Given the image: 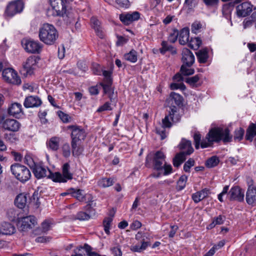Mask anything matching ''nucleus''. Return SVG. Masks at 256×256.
Segmentation results:
<instances>
[{"instance_id":"nucleus-18","label":"nucleus","mask_w":256,"mask_h":256,"mask_svg":"<svg viewBox=\"0 0 256 256\" xmlns=\"http://www.w3.org/2000/svg\"><path fill=\"white\" fill-rule=\"evenodd\" d=\"M142 233L138 232L136 236V240H140V244H138L134 246H132L130 248V250L134 252H140L144 250H145L148 246L150 244L149 242H145L144 239L142 238V240H140V238H142Z\"/></svg>"},{"instance_id":"nucleus-55","label":"nucleus","mask_w":256,"mask_h":256,"mask_svg":"<svg viewBox=\"0 0 256 256\" xmlns=\"http://www.w3.org/2000/svg\"><path fill=\"white\" fill-rule=\"evenodd\" d=\"M24 163L28 164L30 168L32 170L33 168L35 166L36 163H35L32 158L26 155L24 157Z\"/></svg>"},{"instance_id":"nucleus-43","label":"nucleus","mask_w":256,"mask_h":256,"mask_svg":"<svg viewBox=\"0 0 256 256\" xmlns=\"http://www.w3.org/2000/svg\"><path fill=\"white\" fill-rule=\"evenodd\" d=\"M188 177L185 175L182 176L177 182L176 188L178 191L182 190L186 186Z\"/></svg>"},{"instance_id":"nucleus-38","label":"nucleus","mask_w":256,"mask_h":256,"mask_svg":"<svg viewBox=\"0 0 256 256\" xmlns=\"http://www.w3.org/2000/svg\"><path fill=\"white\" fill-rule=\"evenodd\" d=\"M114 212L112 215V217L105 218L103 220V226L104 230L107 234H110V229L112 221V217H114Z\"/></svg>"},{"instance_id":"nucleus-1","label":"nucleus","mask_w":256,"mask_h":256,"mask_svg":"<svg viewBox=\"0 0 256 256\" xmlns=\"http://www.w3.org/2000/svg\"><path fill=\"white\" fill-rule=\"evenodd\" d=\"M232 136L230 134V130L228 128H214L210 130L206 135L205 139L202 140L201 135L199 133H195L194 139L195 143V148L198 150L200 144L202 148H206L212 146L214 142H218L222 140L224 143L230 142L232 140Z\"/></svg>"},{"instance_id":"nucleus-32","label":"nucleus","mask_w":256,"mask_h":256,"mask_svg":"<svg viewBox=\"0 0 256 256\" xmlns=\"http://www.w3.org/2000/svg\"><path fill=\"white\" fill-rule=\"evenodd\" d=\"M26 196L22 194H18L14 200L15 204L20 208H24L26 204Z\"/></svg>"},{"instance_id":"nucleus-5","label":"nucleus","mask_w":256,"mask_h":256,"mask_svg":"<svg viewBox=\"0 0 256 256\" xmlns=\"http://www.w3.org/2000/svg\"><path fill=\"white\" fill-rule=\"evenodd\" d=\"M96 203L94 201L90 202L85 206V210L88 212H79L76 215L72 216L73 220H89L96 214V211L93 208L96 206Z\"/></svg>"},{"instance_id":"nucleus-22","label":"nucleus","mask_w":256,"mask_h":256,"mask_svg":"<svg viewBox=\"0 0 256 256\" xmlns=\"http://www.w3.org/2000/svg\"><path fill=\"white\" fill-rule=\"evenodd\" d=\"M246 201L248 204H252L256 202V186L252 184L249 186L248 188Z\"/></svg>"},{"instance_id":"nucleus-39","label":"nucleus","mask_w":256,"mask_h":256,"mask_svg":"<svg viewBox=\"0 0 256 256\" xmlns=\"http://www.w3.org/2000/svg\"><path fill=\"white\" fill-rule=\"evenodd\" d=\"M243 0H236L234 2H230L228 4H224L222 6L223 14H226L231 12L232 8H233L235 4H238L242 2Z\"/></svg>"},{"instance_id":"nucleus-9","label":"nucleus","mask_w":256,"mask_h":256,"mask_svg":"<svg viewBox=\"0 0 256 256\" xmlns=\"http://www.w3.org/2000/svg\"><path fill=\"white\" fill-rule=\"evenodd\" d=\"M36 224V218L33 216L24 217L18 222V228L20 231L25 232L32 228Z\"/></svg>"},{"instance_id":"nucleus-11","label":"nucleus","mask_w":256,"mask_h":256,"mask_svg":"<svg viewBox=\"0 0 256 256\" xmlns=\"http://www.w3.org/2000/svg\"><path fill=\"white\" fill-rule=\"evenodd\" d=\"M252 5L248 2H244L236 6V14L238 17H246L252 12Z\"/></svg>"},{"instance_id":"nucleus-42","label":"nucleus","mask_w":256,"mask_h":256,"mask_svg":"<svg viewBox=\"0 0 256 256\" xmlns=\"http://www.w3.org/2000/svg\"><path fill=\"white\" fill-rule=\"evenodd\" d=\"M114 181L112 178H103L98 182V185L102 188H107L112 186Z\"/></svg>"},{"instance_id":"nucleus-58","label":"nucleus","mask_w":256,"mask_h":256,"mask_svg":"<svg viewBox=\"0 0 256 256\" xmlns=\"http://www.w3.org/2000/svg\"><path fill=\"white\" fill-rule=\"evenodd\" d=\"M202 25L200 22H195L192 25V32L196 34L198 31L202 28Z\"/></svg>"},{"instance_id":"nucleus-26","label":"nucleus","mask_w":256,"mask_h":256,"mask_svg":"<svg viewBox=\"0 0 256 256\" xmlns=\"http://www.w3.org/2000/svg\"><path fill=\"white\" fill-rule=\"evenodd\" d=\"M179 148L180 150H186V152H182L186 155H190L194 152V149L192 146L191 142L182 139L179 144Z\"/></svg>"},{"instance_id":"nucleus-8","label":"nucleus","mask_w":256,"mask_h":256,"mask_svg":"<svg viewBox=\"0 0 256 256\" xmlns=\"http://www.w3.org/2000/svg\"><path fill=\"white\" fill-rule=\"evenodd\" d=\"M68 129L72 130V142H81L86 136V132L81 126L76 125H71L68 126Z\"/></svg>"},{"instance_id":"nucleus-41","label":"nucleus","mask_w":256,"mask_h":256,"mask_svg":"<svg viewBox=\"0 0 256 256\" xmlns=\"http://www.w3.org/2000/svg\"><path fill=\"white\" fill-rule=\"evenodd\" d=\"M125 60L130 61L132 62H135L138 60L137 52L132 50L128 53L124 55Z\"/></svg>"},{"instance_id":"nucleus-29","label":"nucleus","mask_w":256,"mask_h":256,"mask_svg":"<svg viewBox=\"0 0 256 256\" xmlns=\"http://www.w3.org/2000/svg\"><path fill=\"white\" fill-rule=\"evenodd\" d=\"M256 135V121L255 123H251L246 132V138L252 142L253 138Z\"/></svg>"},{"instance_id":"nucleus-63","label":"nucleus","mask_w":256,"mask_h":256,"mask_svg":"<svg viewBox=\"0 0 256 256\" xmlns=\"http://www.w3.org/2000/svg\"><path fill=\"white\" fill-rule=\"evenodd\" d=\"M162 168L164 169V175H168L172 172V167L170 164H166L165 162Z\"/></svg>"},{"instance_id":"nucleus-52","label":"nucleus","mask_w":256,"mask_h":256,"mask_svg":"<svg viewBox=\"0 0 256 256\" xmlns=\"http://www.w3.org/2000/svg\"><path fill=\"white\" fill-rule=\"evenodd\" d=\"M179 34V32L176 29H174L172 32L170 33L168 38V41L171 43H174L177 39Z\"/></svg>"},{"instance_id":"nucleus-62","label":"nucleus","mask_w":256,"mask_h":256,"mask_svg":"<svg viewBox=\"0 0 256 256\" xmlns=\"http://www.w3.org/2000/svg\"><path fill=\"white\" fill-rule=\"evenodd\" d=\"M92 70L95 74L100 75L101 74V67L97 64H95L92 65Z\"/></svg>"},{"instance_id":"nucleus-14","label":"nucleus","mask_w":256,"mask_h":256,"mask_svg":"<svg viewBox=\"0 0 256 256\" xmlns=\"http://www.w3.org/2000/svg\"><path fill=\"white\" fill-rule=\"evenodd\" d=\"M166 156L161 151H157L153 158V166L155 170H160L162 169L163 164L165 163Z\"/></svg>"},{"instance_id":"nucleus-33","label":"nucleus","mask_w":256,"mask_h":256,"mask_svg":"<svg viewBox=\"0 0 256 256\" xmlns=\"http://www.w3.org/2000/svg\"><path fill=\"white\" fill-rule=\"evenodd\" d=\"M80 142H71L72 155L74 156H78L82 152L83 148L80 145Z\"/></svg>"},{"instance_id":"nucleus-2","label":"nucleus","mask_w":256,"mask_h":256,"mask_svg":"<svg viewBox=\"0 0 256 256\" xmlns=\"http://www.w3.org/2000/svg\"><path fill=\"white\" fill-rule=\"evenodd\" d=\"M38 36L46 44L52 45L58 38V32L53 25L46 23L40 28Z\"/></svg>"},{"instance_id":"nucleus-3","label":"nucleus","mask_w":256,"mask_h":256,"mask_svg":"<svg viewBox=\"0 0 256 256\" xmlns=\"http://www.w3.org/2000/svg\"><path fill=\"white\" fill-rule=\"evenodd\" d=\"M177 110L178 108L176 106H170L168 114L166 115L165 118L162 120V130H160L158 128H156V133L160 135L162 140H164L166 137L164 128H169L172 126L171 121L174 122H176L180 120V116L177 114Z\"/></svg>"},{"instance_id":"nucleus-17","label":"nucleus","mask_w":256,"mask_h":256,"mask_svg":"<svg viewBox=\"0 0 256 256\" xmlns=\"http://www.w3.org/2000/svg\"><path fill=\"white\" fill-rule=\"evenodd\" d=\"M48 168L43 166L40 164H38L32 170L34 176L37 178H41L48 176Z\"/></svg>"},{"instance_id":"nucleus-45","label":"nucleus","mask_w":256,"mask_h":256,"mask_svg":"<svg viewBox=\"0 0 256 256\" xmlns=\"http://www.w3.org/2000/svg\"><path fill=\"white\" fill-rule=\"evenodd\" d=\"M219 162V159L216 156H212L206 160V166L208 168H213L216 166Z\"/></svg>"},{"instance_id":"nucleus-64","label":"nucleus","mask_w":256,"mask_h":256,"mask_svg":"<svg viewBox=\"0 0 256 256\" xmlns=\"http://www.w3.org/2000/svg\"><path fill=\"white\" fill-rule=\"evenodd\" d=\"M42 228L43 232H46L48 231L50 228V223L48 220H44L42 224Z\"/></svg>"},{"instance_id":"nucleus-21","label":"nucleus","mask_w":256,"mask_h":256,"mask_svg":"<svg viewBox=\"0 0 256 256\" xmlns=\"http://www.w3.org/2000/svg\"><path fill=\"white\" fill-rule=\"evenodd\" d=\"M210 194V190L207 188H205L200 191L193 194H192V198L194 202L197 204L202 200L203 199L208 197Z\"/></svg>"},{"instance_id":"nucleus-25","label":"nucleus","mask_w":256,"mask_h":256,"mask_svg":"<svg viewBox=\"0 0 256 256\" xmlns=\"http://www.w3.org/2000/svg\"><path fill=\"white\" fill-rule=\"evenodd\" d=\"M8 112L10 114L17 118L20 114H23L22 106L18 102L12 104L8 108Z\"/></svg>"},{"instance_id":"nucleus-4","label":"nucleus","mask_w":256,"mask_h":256,"mask_svg":"<svg viewBox=\"0 0 256 256\" xmlns=\"http://www.w3.org/2000/svg\"><path fill=\"white\" fill-rule=\"evenodd\" d=\"M10 170L16 178L24 183L31 177L30 170L24 166L20 164H14L11 166Z\"/></svg>"},{"instance_id":"nucleus-7","label":"nucleus","mask_w":256,"mask_h":256,"mask_svg":"<svg viewBox=\"0 0 256 256\" xmlns=\"http://www.w3.org/2000/svg\"><path fill=\"white\" fill-rule=\"evenodd\" d=\"M22 44L27 52L31 54L40 53L42 48V45L38 42L31 40H22Z\"/></svg>"},{"instance_id":"nucleus-37","label":"nucleus","mask_w":256,"mask_h":256,"mask_svg":"<svg viewBox=\"0 0 256 256\" xmlns=\"http://www.w3.org/2000/svg\"><path fill=\"white\" fill-rule=\"evenodd\" d=\"M198 3V0H184V6L187 9L188 12H190L194 10Z\"/></svg>"},{"instance_id":"nucleus-59","label":"nucleus","mask_w":256,"mask_h":256,"mask_svg":"<svg viewBox=\"0 0 256 256\" xmlns=\"http://www.w3.org/2000/svg\"><path fill=\"white\" fill-rule=\"evenodd\" d=\"M112 109L110 104L108 102H106L98 109L97 112H100L104 110H112Z\"/></svg>"},{"instance_id":"nucleus-30","label":"nucleus","mask_w":256,"mask_h":256,"mask_svg":"<svg viewBox=\"0 0 256 256\" xmlns=\"http://www.w3.org/2000/svg\"><path fill=\"white\" fill-rule=\"evenodd\" d=\"M47 178L52 179L54 182H66V180L62 177L60 173L58 172L52 173L50 170H48V176Z\"/></svg>"},{"instance_id":"nucleus-31","label":"nucleus","mask_w":256,"mask_h":256,"mask_svg":"<svg viewBox=\"0 0 256 256\" xmlns=\"http://www.w3.org/2000/svg\"><path fill=\"white\" fill-rule=\"evenodd\" d=\"M162 47L160 49V50L162 54H164L168 51L170 52L172 54L176 53V49L172 45L168 44V42L163 41L162 42Z\"/></svg>"},{"instance_id":"nucleus-53","label":"nucleus","mask_w":256,"mask_h":256,"mask_svg":"<svg viewBox=\"0 0 256 256\" xmlns=\"http://www.w3.org/2000/svg\"><path fill=\"white\" fill-rule=\"evenodd\" d=\"M14 74H12V78L8 80V82L14 84H21V80L20 78L18 76V74L16 71H14Z\"/></svg>"},{"instance_id":"nucleus-13","label":"nucleus","mask_w":256,"mask_h":256,"mask_svg":"<svg viewBox=\"0 0 256 256\" xmlns=\"http://www.w3.org/2000/svg\"><path fill=\"white\" fill-rule=\"evenodd\" d=\"M230 200L242 202L244 199V192L238 186L232 187L228 194Z\"/></svg>"},{"instance_id":"nucleus-49","label":"nucleus","mask_w":256,"mask_h":256,"mask_svg":"<svg viewBox=\"0 0 256 256\" xmlns=\"http://www.w3.org/2000/svg\"><path fill=\"white\" fill-rule=\"evenodd\" d=\"M244 130L243 128H240L235 130L234 132V140L240 141L243 138Z\"/></svg>"},{"instance_id":"nucleus-6","label":"nucleus","mask_w":256,"mask_h":256,"mask_svg":"<svg viewBox=\"0 0 256 256\" xmlns=\"http://www.w3.org/2000/svg\"><path fill=\"white\" fill-rule=\"evenodd\" d=\"M24 2L22 0H16L8 3L6 10V14L12 17L22 12L24 8Z\"/></svg>"},{"instance_id":"nucleus-57","label":"nucleus","mask_w":256,"mask_h":256,"mask_svg":"<svg viewBox=\"0 0 256 256\" xmlns=\"http://www.w3.org/2000/svg\"><path fill=\"white\" fill-rule=\"evenodd\" d=\"M102 74L104 77V82H112V78H111L112 72L108 70H103Z\"/></svg>"},{"instance_id":"nucleus-51","label":"nucleus","mask_w":256,"mask_h":256,"mask_svg":"<svg viewBox=\"0 0 256 256\" xmlns=\"http://www.w3.org/2000/svg\"><path fill=\"white\" fill-rule=\"evenodd\" d=\"M62 155L65 158H68L70 155V148L68 142L63 144L62 147Z\"/></svg>"},{"instance_id":"nucleus-19","label":"nucleus","mask_w":256,"mask_h":256,"mask_svg":"<svg viewBox=\"0 0 256 256\" xmlns=\"http://www.w3.org/2000/svg\"><path fill=\"white\" fill-rule=\"evenodd\" d=\"M42 104L40 98L38 96H30L26 98L24 106L26 108L38 107Z\"/></svg>"},{"instance_id":"nucleus-60","label":"nucleus","mask_w":256,"mask_h":256,"mask_svg":"<svg viewBox=\"0 0 256 256\" xmlns=\"http://www.w3.org/2000/svg\"><path fill=\"white\" fill-rule=\"evenodd\" d=\"M202 1L208 7L214 6L218 2V0H202Z\"/></svg>"},{"instance_id":"nucleus-34","label":"nucleus","mask_w":256,"mask_h":256,"mask_svg":"<svg viewBox=\"0 0 256 256\" xmlns=\"http://www.w3.org/2000/svg\"><path fill=\"white\" fill-rule=\"evenodd\" d=\"M184 152L177 154L173 159V164L174 167L178 168L186 160V156Z\"/></svg>"},{"instance_id":"nucleus-54","label":"nucleus","mask_w":256,"mask_h":256,"mask_svg":"<svg viewBox=\"0 0 256 256\" xmlns=\"http://www.w3.org/2000/svg\"><path fill=\"white\" fill-rule=\"evenodd\" d=\"M195 162L193 158H190L184 164V170L186 172H189L191 167L194 165Z\"/></svg>"},{"instance_id":"nucleus-28","label":"nucleus","mask_w":256,"mask_h":256,"mask_svg":"<svg viewBox=\"0 0 256 256\" xmlns=\"http://www.w3.org/2000/svg\"><path fill=\"white\" fill-rule=\"evenodd\" d=\"M60 142V140L58 137L54 136L46 142V146L51 150L56 151L59 148Z\"/></svg>"},{"instance_id":"nucleus-12","label":"nucleus","mask_w":256,"mask_h":256,"mask_svg":"<svg viewBox=\"0 0 256 256\" xmlns=\"http://www.w3.org/2000/svg\"><path fill=\"white\" fill-rule=\"evenodd\" d=\"M38 59L36 56L28 57L23 64V71L26 72V74L31 75L33 73Z\"/></svg>"},{"instance_id":"nucleus-36","label":"nucleus","mask_w":256,"mask_h":256,"mask_svg":"<svg viewBox=\"0 0 256 256\" xmlns=\"http://www.w3.org/2000/svg\"><path fill=\"white\" fill-rule=\"evenodd\" d=\"M198 60L200 63H205L208 58V52L206 49L200 50L196 53Z\"/></svg>"},{"instance_id":"nucleus-35","label":"nucleus","mask_w":256,"mask_h":256,"mask_svg":"<svg viewBox=\"0 0 256 256\" xmlns=\"http://www.w3.org/2000/svg\"><path fill=\"white\" fill-rule=\"evenodd\" d=\"M70 164L68 163H65L62 166V176L66 180V182L72 178V174L70 172Z\"/></svg>"},{"instance_id":"nucleus-47","label":"nucleus","mask_w":256,"mask_h":256,"mask_svg":"<svg viewBox=\"0 0 256 256\" xmlns=\"http://www.w3.org/2000/svg\"><path fill=\"white\" fill-rule=\"evenodd\" d=\"M14 70L11 68L4 69L2 71V76L4 80L8 82L10 78H12V74H14Z\"/></svg>"},{"instance_id":"nucleus-20","label":"nucleus","mask_w":256,"mask_h":256,"mask_svg":"<svg viewBox=\"0 0 256 256\" xmlns=\"http://www.w3.org/2000/svg\"><path fill=\"white\" fill-rule=\"evenodd\" d=\"M2 126L6 130L12 132H17L18 130L20 124L16 120L6 119L4 121Z\"/></svg>"},{"instance_id":"nucleus-61","label":"nucleus","mask_w":256,"mask_h":256,"mask_svg":"<svg viewBox=\"0 0 256 256\" xmlns=\"http://www.w3.org/2000/svg\"><path fill=\"white\" fill-rule=\"evenodd\" d=\"M110 250L114 256H122V252L119 246L114 247Z\"/></svg>"},{"instance_id":"nucleus-40","label":"nucleus","mask_w":256,"mask_h":256,"mask_svg":"<svg viewBox=\"0 0 256 256\" xmlns=\"http://www.w3.org/2000/svg\"><path fill=\"white\" fill-rule=\"evenodd\" d=\"M170 98L172 103L174 102L178 106L182 104L183 98L180 94L174 92H172L170 93Z\"/></svg>"},{"instance_id":"nucleus-56","label":"nucleus","mask_w":256,"mask_h":256,"mask_svg":"<svg viewBox=\"0 0 256 256\" xmlns=\"http://www.w3.org/2000/svg\"><path fill=\"white\" fill-rule=\"evenodd\" d=\"M200 80V77L198 75H196L194 76L188 78L186 79V82L190 85H194Z\"/></svg>"},{"instance_id":"nucleus-44","label":"nucleus","mask_w":256,"mask_h":256,"mask_svg":"<svg viewBox=\"0 0 256 256\" xmlns=\"http://www.w3.org/2000/svg\"><path fill=\"white\" fill-rule=\"evenodd\" d=\"M82 190L80 189H74L72 190V196L75 198L80 202H84L86 200L84 194L82 193Z\"/></svg>"},{"instance_id":"nucleus-24","label":"nucleus","mask_w":256,"mask_h":256,"mask_svg":"<svg viewBox=\"0 0 256 256\" xmlns=\"http://www.w3.org/2000/svg\"><path fill=\"white\" fill-rule=\"evenodd\" d=\"M90 22L97 36L100 38H104V34L100 22L96 18L92 17L90 19Z\"/></svg>"},{"instance_id":"nucleus-15","label":"nucleus","mask_w":256,"mask_h":256,"mask_svg":"<svg viewBox=\"0 0 256 256\" xmlns=\"http://www.w3.org/2000/svg\"><path fill=\"white\" fill-rule=\"evenodd\" d=\"M182 56L183 64L190 67L194 62V56L192 52L187 48H184L182 50Z\"/></svg>"},{"instance_id":"nucleus-50","label":"nucleus","mask_w":256,"mask_h":256,"mask_svg":"<svg viewBox=\"0 0 256 256\" xmlns=\"http://www.w3.org/2000/svg\"><path fill=\"white\" fill-rule=\"evenodd\" d=\"M104 84H102L101 85L104 89V92L109 94V98L111 101H112V96L110 94L112 92L111 84L112 82H104Z\"/></svg>"},{"instance_id":"nucleus-16","label":"nucleus","mask_w":256,"mask_h":256,"mask_svg":"<svg viewBox=\"0 0 256 256\" xmlns=\"http://www.w3.org/2000/svg\"><path fill=\"white\" fill-rule=\"evenodd\" d=\"M140 16L139 12H134L132 14H122L120 15V19L124 24L128 25L132 22L138 20Z\"/></svg>"},{"instance_id":"nucleus-46","label":"nucleus","mask_w":256,"mask_h":256,"mask_svg":"<svg viewBox=\"0 0 256 256\" xmlns=\"http://www.w3.org/2000/svg\"><path fill=\"white\" fill-rule=\"evenodd\" d=\"M76 16V14L68 10L66 11V14L64 16V20L66 21L68 24H73L76 20H78Z\"/></svg>"},{"instance_id":"nucleus-48","label":"nucleus","mask_w":256,"mask_h":256,"mask_svg":"<svg viewBox=\"0 0 256 256\" xmlns=\"http://www.w3.org/2000/svg\"><path fill=\"white\" fill-rule=\"evenodd\" d=\"M186 64H182L180 68V72L184 76L192 75L194 74V70L193 68H190Z\"/></svg>"},{"instance_id":"nucleus-27","label":"nucleus","mask_w":256,"mask_h":256,"mask_svg":"<svg viewBox=\"0 0 256 256\" xmlns=\"http://www.w3.org/2000/svg\"><path fill=\"white\" fill-rule=\"evenodd\" d=\"M179 42L182 45L186 44L189 39V29L188 28H183L179 32Z\"/></svg>"},{"instance_id":"nucleus-23","label":"nucleus","mask_w":256,"mask_h":256,"mask_svg":"<svg viewBox=\"0 0 256 256\" xmlns=\"http://www.w3.org/2000/svg\"><path fill=\"white\" fill-rule=\"evenodd\" d=\"M14 226L10 222H4L0 226V234L10 235L15 232Z\"/></svg>"},{"instance_id":"nucleus-10","label":"nucleus","mask_w":256,"mask_h":256,"mask_svg":"<svg viewBox=\"0 0 256 256\" xmlns=\"http://www.w3.org/2000/svg\"><path fill=\"white\" fill-rule=\"evenodd\" d=\"M66 1L64 0H50V4L52 9L56 11L57 16L64 18L66 14Z\"/></svg>"}]
</instances>
